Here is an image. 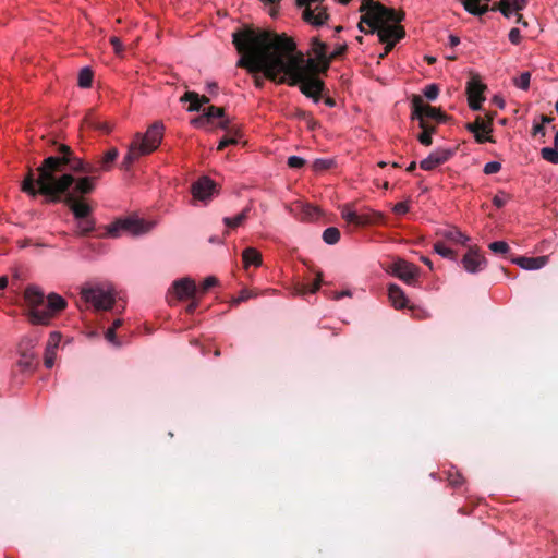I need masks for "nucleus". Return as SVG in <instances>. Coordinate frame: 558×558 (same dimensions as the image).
Here are the masks:
<instances>
[{
  "label": "nucleus",
  "instance_id": "nucleus-25",
  "mask_svg": "<svg viewBox=\"0 0 558 558\" xmlns=\"http://www.w3.org/2000/svg\"><path fill=\"white\" fill-rule=\"evenodd\" d=\"M464 10L475 16H482L488 12V5H480V0H461Z\"/></svg>",
  "mask_w": 558,
  "mask_h": 558
},
{
  "label": "nucleus",
  "instance_id": "nucleus-7",
  "mask_svg": "<svg viewBox=\"0 0 558 558\" xmlns=\"http://www.w3.org/2000/svg\"><path fill=\"white\" fill-rule=\"evenodd\" d=\"M157 226L156 221H148L136 217H128L109 225L107 234L111 238L120 236L125 231L134 236H140L150 232Z\"/></svg>",
  "mask_w": 558,
  "mask_h": 558
},
{
  "label": "nucleus",
  "instance_id": "nucleus-27",
  "mask_svg": "<svg viewBox=\"0 0 558 558\" xmlns=\"http://www.w3.org/2000/svg\"><path fill=\"white\" fill-rule=\"evenodd\" d=\"M95 229V220L92 216L76 220V234L85 235Z\"/></svg>",
  "mask_w": 558,
  "mask_h": 558
},
{
  "label": "nucleus",
  "instance_id": "nucleus-48",
  "mask_svg": "<svg viewBox=\"0 0 558 558\" xmlns=\"http://www.w3.org/2000/svg\"><path fill=\"white\" fill-rule=\"evenodd\" d=\"M485 100V97H474V96H471V97H468V101H469V107L473 110V111H478L482 109V102Z\"/></svg>",
  "mask_w": 558,
  "mask_h": 558
},
{
  "label": "nucleus",
  "instance_id": "nucleus-8",
  "mask_svg": "<svg viewBox=\"0 0 558 558\" xmlns=\"http://www.w3.org/2000/svg\"><path fill=\"white\" fill-rule=\"evenodd\" d=\"M165 125L161 121H156L148 126L144 134L136 133L133 143L140 147V153L149 155L155 151L162 142Z\"/></svg>",
  "mask_w": 558,
  "mask_h": 558
},
{
  "label": "nucleus",
  "instance_id": "nucleus-29",
  "mask_svg": "<svg viewBox=\"0 0 558 558\" xmlns=\"http://www.w3.org/2000/svg\"><path fill=\"white\" fill-rule=\"evenodd\" d=\"M323 241L328 245H333L340 240V231L336 227H329L323 232Z\"/></svg>",
  "mask_w": 558,
  "mask_h": 558
},
{
  "label": "nucleus",
  "instance_id": "nucleus-3",
  "mask_svg": "<svg viewBox=\"0 0 558 558\" xmlns=\"http://www.w3.org/2000/svg\"><path fill=\"white\" fill-rule=\"evenodd\" d=\"M361 11H364L365 14L359 23L360 31L365 32L362 26L365 23L371 27L369 33H377L379 40L386 44L385 52L380 57L387 54L396 43L405 36L403 27L396 25L404 19V13L397 12L374 0H364Z\"/></svg>",
  "mask_w": 558,
  "mask_h": 558
},
{
  "label": "nucleus",
  "instance_id": "nucleus-5",
  "mask_svg": "<svg viewBox=\"0 0 558 558\" xmlns=\"http://www.w3.org/2000/svg\"><path fill=\"white\" fill-rule=\"evenodd\" d=\"M81 298L96 311L111 310L116 303L113 289L109 284H85L81 289Z\"/></svg>",
  "mask_w": 558,
  "mask_h": 558
},
{
  "label": "nucleus",
  "instance_id": "nucleus-45",
  "mask_svg": "<svg viewBox=\"0 0 558 558\" xmlns=\"http://www.w3.org/2000/svg\"><path fill=\"white\" fill-rule=\"evenodd\" d=\"M217 284H218V279H217L215 276H208V277H206V278L203 280V282H202V284H201V287H199V289H198V290H201V292L205 293V292H207L210 288H213V287H215V286H217Z\"/></svg>",
  "mask_w": 558,
  "mask_h": 558
},
{
  "label": "nucleus",
  "instance_id": "nucleus-18",
  "mask_svg": "<svg viewBox=\"0 0 558 558\" xmlns=\"http://www.w3.org/2000/svg\"><path fill=\"white\" fill-rule=\"evenodd\" d=\"M548 259V256H518L512 258L511 262L524 270H538L547 265Z\"/></svg>",
  "mask_w": 558,
  "mask_h": 558
},
{
  "label": "nucleus",
  "instance_id": "nucleus-42",
  "mask_svg": "<svg viewBox=\"0 0 558 558\" xmlns=\"http://www.w3.org/2000/svg\"><path fill=\"white\" fill-rule=\"evenodd\" d=\"M61 338H62V336H61V333L59 331L50 332L49 339H48V342H47L46 347H48L49 350H51V349L57 350L59 344H60V342H61Z\"/></svg>",
  "mask_w": 558,
  "mask_h": 558
},
{
  "label": "nucleus",
  "instance_id": "nucleus-38",
  "mask_svg": "<svg viewBox=\"0 0 558 558\" xmlns=\"http://www.w3.org/2000/svg\"><path fill=\"white\" fill-rule=\"evenodd\" d=\"M434 252L438 254L439 256L448 259L454 258V253L451 248L444 245L441 242H436L434 244Z\"/></svg>",
  "mask_w": 558,
  "mask_h": 558
},
{
  "label": "nucleus",
  "instance_id": "nucleus-9",
  "mask_svg": "<svg viewBox=\"0 0 558 558\" xmlns=\"http://www.w3.org/2000/svg\"><path fill=\"white\" fill-rule=\"evenodd\" d=\"M223 110L219 107L209 106L201 116L192 119L191 123L195 128L206 131L213 130L215 126L226 129L228 121L223 120Z\"/></svg>",
  "mask_w": 558,
  "mask_h": 558
},
{
  "label": "nucleus",
  "instance_id": "nucleus-46",
  "mask_svg": "<svg viewBox=\"0 0 558 558\" xmlns=\"http://www.w3.org/2000/svg\"><path fill=\"white\" fill-rule=\"evenodd\" d=\"M333 165L332 159L318 158L314 161V169L316 171H323L329 169Z\"/></svg>",
  "mask_w": 558,
  "mask_h": 558
},
{
  "label": "nucleus",
  "instance_id": "nucleus-58",
  "mask_svg": "<svg viewBox=\"0 0 558 558\" xmlns=\"http://www.w3.org/2000/svg\"><path fill=\"white\" fill-rule=\"evenodd\" d=\"M449 45L456 47L460 44V38L457 35L450 34L448 37Z\"/></svg>",
  "mask_w": 558,
  "mask_h": 558
},
{
  "label": "nucleus",
  "instance_id": "nucleus-41",
  "mask_svg": "<svg viewBox=\"0 0 558 558\" xmlns=\"http://www.w3.org/2000/svg\"><path fill=\"white\" fill-rule=\"evenodd\" d=\"M424 96L428 100H436L439 95V88L436 84H429L427 85L423 90Z\"/></svg>",
  "mask_w": 558,
  "mask_h": 558
},
{
  "label": "nucleus",
  "instance_id": "nucleus-32",
  "mask_svg": "<svg viewBox=\"0 0 558 558\" xmlns=\"http://www.w3.org/2000/svg\"><path fill=\"white\" fill-rule=\"evenodd\" d=\"M246 269L253 265V266H260L262 265V255L252 247H246ZM248 277V274L246 272V278Z\"/></svg>",
  "mask_w": 558,
  "mask_h": 558
},
{
  "label": "nucleus",
  "instance_id": "nucleus-30",
  "mask_svg": "<svg viewBox=\"0 0 558 558\" xmlns=\"http://www.w3.org/2000/svg\"><path fill=\"white\" fill-rule=\"evenodd\" d=\"M92 82H93V71L88 66L83 68L78 73V80H77L78 86L82 88H88L92 86Z\"/></svg>",
  "mask_w": 558,
  "mask_h": 558
},
{
  "label": "nucleus",
  "instance_id": "nucleus-64",
  "mask_svg": "<svg viewBox=\"0 0 558 558\" xmlns=\"http://www.w3.org/2000/svg\"><path fill=\"white\" fill-rule=\"evenodd\" d=\"M8 277L7 276H1L0 277V290H3L8 287Z\"/></svg>",
  "mask_w": 558,
  "mask_h": 558
},
{
  "label": "nucleus",
  "instance_id": "nucleus-62",
  "mask_svg": "<svg viewBox=\"0 0 558 558\" xmlns=\"http://www.w3.org/2000/svg\"><path fill=\"white\" fill-rule=\"evenodd\" d=\"M44 363H45V366H46L47 368H51V367L54 365V357H51V356L46 357V356H45V359H44Z\"/></svg>",
  "mask_w": 558,
  "mask_h": 558
},
{
  "label": "nucleus",
  "instance_id": "nucleus-6",
  "mask_svg": "<svg viewBox=\"0 0 558 558\" xmlns=\"http://www.w3.org/2000/svg\"><path fill=\"white\" fill-rule=\"evenodd\" d=\"M268 7V13L271 16L276 15V8L280 0H260ZM299 7L304 8L303 19L315 26H320L328 19V14L323 7V0H296Z\"/></svg>",
  "mask_w": 558,
  "mask_h": 558
},
{
  "label": "nucleus",
  "instance_id": "nucleus-55",
  "mask_svg": "<svg viewBox=\"0 0 558 558\" xmlns=\"http://www.w3.org/2000/svg\"><path fill=\"white\" fill-rule=\"evenodd\" d=\"M532 134L533 135H541V136H545L546 135V130L544 128L543 124H536L534 123L533 124V128H532Z\"/></svg>",
  "mask_w": 558,
  "mask_h": 558
},
{
  "label": "nucleus",
  "instance_id": "nucleus-26",
  "mask_svg": "<svg viewBox=\"0 0 558 558\" xmlns=\"http://www.w3.org/2000/svg\"><path fill=\"white\" fill-rule=\"evenodd\" d=\"M341 216L345 221L354 223L356 226L364 225L367 222V219H365L363 216L359 215L356 211H354L348 206H345L341 210Z\"/></svg>",
  "mask_w": 558,
  "mask_h": 558
},
{
  "label": "nucleus",
  "instance_id": "nucleus-44",
  "mask_svg": "<svg viewBox=\"0 0 558 558\" xmlns=\"http://www.w3.org/2000/svg\"><path fill=\"white\" fill-rule=\"evenodd\" d=\"M501 169V163L497 160H492L485 163L483 172L485 174H495Z\"/></svg>",
  "mask_w": 558,
  "mask_h": 558
},
{
  "label": "nucleus",
  "instance_id": "nucleus-13",
  "mask_svg": "<svg viewBox=\"0 0 558 558\" xmlns=\"http://www.w3.org/2000/svg\"><path fill=\"white\" fill-rule=\"evenodd\" d=\"M461 264L469 274H478L487 266V259L480 254L478 248L471 247L462 257Z\"/></svg>",
  "mask_w": 558,
  "mask_h": 558
},
{
  "label": "nucleus",
  "instance_id": "nucleus-10",
  "mask_svg": "<svg viewBox=\"0 0 558 558\" xmlns=\"http://www.w3.org/2000/svg\"><path fill=\"white\" fill-rule=\"evenodd\" d=\"M198 288L195 281L190 277H183L172 282L168 290L167 296L170 300L174 298L177 300L194 299Z\"/></svg>",
  "mask_w": 558,
  "mask_h": 558
},
{
  "label": "nucleus",
  "instance_id": "nucleus-11",
  "mask_svg": "<svg viewBox=\"0 0 558 558\" xmlns=\"http://www.w3.org/2000/svg\"><path fill=\"white\" fill-rule=\"evenodd\" d=\"M98 178V174H86L78 179L74 178V182L69 186L66 191L60 193V196L64 195L65 197L73 195V198L78 199L80 196L89 194L95 190V182ZM60 201L61 198L58 202Z\"/></svg>",
  "mask_w": 558,
  "mask_h": 558
},
{
  "label": "nucleus",
  "instance_id": "nucleus-43",
  "mask_svg": "<svg viewBox=\"0 0 558 558\" xmlns=\"http://www.w3.org/2000/svg\"><path fill=\"white\" fill-rule=\"evenodd\" d=\"M509 201V195L505 193L504 191H499L494 197H493V204L497 208L504 207L507 202Z\"/></svg>",
  "mask_w": 558,
  "mask_h": 558
},
{
  "label": "nucleus",
  "instance_id": "nucleus-53",
  "mask_svg": "<svg viewBox=\"0 0 558 558\" xmlns=\"http://www.w3.org/2000/svg\"><path fill=\"white\" fill-rule=\"evenodd\" d=\"M508 38L510 40L511 44L513 45H519L520 41H521V32L519 28H511L509 34H508Z\"/></svg>",
  "mask_w": 558,
  "mask_h": 558
},
{
  "label": "nucleus",
  "instance_id": "nucleus-16",
  "mask_svg": "<svg viewBox=\"0 0 558 558\" xmlns=\"http://www.w3.org/2000/svg\"><path fill=\"white\" fill-rule=\"evenodd\" d=\"M453 156V150L450 148H437L433 150L426 158H424L420 167L425 171H430L437 166L445 163Z\"/></svg>",
  "mask_w": 558,
  "mask_h": 558
},
{
  "label": "nucleus",
  "instance_id": "nucleus-49",
  "mask_svg": "<svg viewBox=\"0 0 558 558\" xmlns=\"http://www.w3.org/2000/svg\"><path fill=\"white\" fill-rule=\"evenodd\" d=\"M36 343H37V339L24 337V338H22V340L19 343V350L23 351V350L32 349L35 347Z\"/></svg>",
  "mask_w": 558,
  "mask_h": 558
},
{
  "label": "nucleus",
  "instance_id": "nucleus-59",
  "mask_svg": "<svg viewBox=\"0 0 558 558\" xmlns=\"http://www.w3.org/2000/svg\"><path fill=\"white\" fill-rule=\"evenodd\" d=\"M198 306V301L196 300H193L187 306H186V312L189 314H192L194 313V311L197 308Z\"/></svg>",
  "mask_w": 558,
  "mask_h": 558
},
{
  "label": "nucleus",
  "instance_id": "nucleus-60",
  "mask_svg": "<svg viewBox=\"0 0 558 558\" xmlns=\"http://www.w3.org/2000/svg\"><path fill=\"white\" fill-rule=\"evenodd\" d=\"M493 101L501 109L505 107V100L500 96H494Z\"/></svg>",
  "mask_w": 558,
  "mask_h": 558
},
{
  "label": "nucleus",
  "instance_id": "nucleus-24",
  "mask_svg": "<svg viewBox=\"0 0 558 558\" xmlns=\"http://www.w3.org/2000/svg\"><path fill=\"white\" fill-rule=\"evenodd\" d=\"M486 89V86L481 82L478 75H472L466 84V94L468 97H484L483 93Z\"/></svg>",
  "mask_w": 558,
  "mask_h": 558
},
{
  "label": "nucleus",
  "instance_id": "nucleus-40",
  "mask_svg": "<svg viewBox=\"0 0 558 558\" xmlns=\"http://www.w3.org/2000/svg\"><path fill=\"white\" fill-rule=\"evenodd\" d=\"M489 250L494 253L506 254L509 252L510 247L505 241H495L489 244Z\"/></svg>",
  "mask_w": 558,
  "mask_h": 558
},
{
  "label": "nucleus",
  "instance_id": "nucleus-36",
  "mask_svg": "<svg viewBox=\"0 0 558 558\" xmlns=\"http://www.w3.org/2000/svg\"><path fill=\"white\" fill-rule=\"evenodd\" d=\"M423 132L418 135V141L424 146H430L433 143L432 135L435 132L434 126H427L425 124V128H422Z\"/></svg>",
  "mask_w": 558,
  "mask_h": 558
},
{
  "label": "nucleus",
  "instance_id": "nucleus-63",
  "mask_svg": "<svg viewBox=\"0 0 558 558\" xmlns=\"http://www.w3.org/2000/svg\"><path fill=\"white\" fill-rule=\"evenodd\" d=\"M206 87H207V90L209 93H211V94L215 93L217 90V88H218V86H217V84L215 82L207 83Z\"/></svg>",
  "mask_w": 558,
  "mask_h": 558
},
{
  "label": "nucleus",
  "instance_id": "nucleus-34",
  "mask_svg": "<svg viewBox=\"0 0 558 558\" xmlns=\"http://www.w3.org/2000/svg\"><path fill=\"white\" fill-rule=\"evenodd\" d=\"M85 122L88 126L99 130L104 133H110L112 130V126L108 122H101L93 117H87Z\"/></svg>",
  "mask_w": 558,
  "mask_h": 558
},
{
  "label": "nucleus",
  "instance_id": "nucleus-15",
  "mask_svg": "<svg viewBox=\"0 0 558 558\" xmlns=\"http://www.w3.org/2000/svg\"><path fill=\"white\" fill-rule=\"evenodd\" d=\"M392 275L407 284H413L418 276V267L404 259H399L392 265Z\"/></svg>",
  "mask_w": 558,
  "mask_h": 558
},
{
  "label": "nucleus",
  "instance_id": "nucleus-57",
  "mask_svg": "<svg viewBox=\"0 0 558 558\" xmlns=\"http://www.w3.org/2000/svg\"><path fill=\"white\" fill-rule=\"evenodd\" d=\"M473 134H474L475 141L477 143H485V142L492 141L489 137L485 136L480 131H477L476 133H473Z\"/></svg>",
  "mask_w": 558,
  "mask_h": 558
},
{
  "label": "nucleus",
  "instance_id": "nucleus-35",
  "mask_svg": "<svg viewBox=\"0 0 558 558\" xmlns=\"http://www.w3.org/2000/svg\"><path fill=\"white\" fill-rule=\"evenodd\" d=\"M531 82V73L522 72L519 77L514 78L513 84L522 90H527Z\"/></svg>",
  "mask_w": 558,
  "mask_h": 558
},
{
  "label": "nucleus",
  "instance_id": "nucleus-51",
  "mask_svg": "<svg viewBox=\"0 0 558 558\" xmlns=\"http://www.w3.org/2000/svg\"><path fill=\"white\" fill-rule=\"evenodd\" d=\"M105 338L114 347H121V342L117 339L116 330H113V328L107 329V331L105 332Z\"/></svg>",
  "mask_w": 558,
  "mask_h": 558
},
{
  "label": "nucleus",
  "instance_id": "nucleus-23",
  "mask_svg": "<svg viewBox=\"0 0 558 558\" xmlns=\"http://www.w3.org/2000/svg\"><path fill=\"white\" fill-rule=\"evenodd\" d=\"M233 44L239 53V58L236 61V66L244 69V27H239L233 34Z\"/></svg>",
  "mask_w": 558,
  "mask_h": 558
},
{
  "label": "nucleus",
  "instance_id": "nucleus-31",
  "mask_svg": "<svg viewBox=\"0 0 558 558\" xmlns=\"http://www.w3.org/2000/svg\"><path fill=\"white\" fill-rule=\"evenodd\" d=\"M312 51L318 60L328 62L327 46L318 39L312 40Z\"/></svg>",
  "mask_w": 558,
  "mask_h": 558
},
{
  "label": "nucleus",
  "instance_id": "nucleus-52",
  "mask_svg": "<svg viewBox=\"0 0 558 558\" xmlns=\"http://www.w3.org/2000/svg\"><path fill=\"white\" fill-rule=\"evenodd\" d=\"M110 44L113 47L114 53L118 54V56H121L122 52H123L124 47H123V44L120 40V38H118L116 36L110 37Z\"/></svg>",
  "mask_w": 558,
  "mask_h": 558
},
{
  "label": "nucleus",
  "instance_id": "nucleus-39",
  "mask_svg": "<svg viewBox=\"0 0 558 558\" xmlns=\"http://www.w3.org/2000/svg\"><path fill=\"white\" fill-rule=\"evenodd\" d=\"M466 130L470 131L471 133H476L477 131H483V132L492 131L489 125L487 123H485L481 118H477L476 121L473 123H468Z\"/></svg>",
  "mask_w": 558,
  "mask_h": 558
},
{
  "label": "nucleus",
  "instance_id": "nucleus-61",
  "mask_svg": "<svg viewBox=\"0 0 558 558\" xmlns=\"http://www.w3.org/2000/svg\"><path fill=\"white\" fill-rule=\"evenodd\" d=\"M352 293L350 290H343L341 292H338L336 295H335V299L339 300V299H342L344 296H351Z\"/></svg>",
  "mask_w": 558,
  "mask_h": 558
},
{
  "label": "nucleus",
  "instance_id": "nucleus-1",
  "mask_svg": "<svg viewBox=\"0 0 558 558\" xmlns=\"http://www.w3.org/2000/svg\"><path fill=\"white\" fill-rule=\"evenodd\" d=\"M317 63L296 49L286 34L255 31L246 25V72L259 86L257 74L278 84L300 85V90L315 104L320 101L324 83L314 76Z\"/></svg>",
  "mask_w": 558,
  "mask_h": 558
},
{
  "label": "nucleus",
  "instance_id": "nucleus-2",
  "mask_svg": "<svg viewBox=\"0 0 558 558\" xmlns=\"http://www.w3.org/2000/svg\"><path fill=\"white\" fill-rule=\"evenodd\" d=\"M57 153V155L44 159L37 168V177L32 169L28 170L22 183L24 193L33 197L41 194L47 197V202L58 203L60 193L66 191L74 182V175L64 172L65 169L73 173L98 174L100 177L102 171H109L112 168L119 156L117 148H110L99 159L98 166H93L75 156L71 147L65 144H60Z\"/></svg>",
  "mask_w": 558,
  "mask_h": 558
},
{
  "label": "nucleus",
  "instance_id": "nucleus-33",
  "mask_svg": "<svg viewBox=\"0 0 558 558\" xmlns=\"http://www.w3.org/2000/svg\"><path fill=\"white\" fill-rule=\"evenodd\" d=\"M541 156L544 160L553 165H558V148L556 146L543 147L541 149Z\"/></svg>",
  "mask_w": 558,
  "mask_h": 558
},
{
  "label": "nucleus",
  "instance_id": "nucleus-17",
  "mask_svg": "<svg viewBox=\"0 0 558 558\" xmlns=\"http://www.w3.org/2000/svg\"><path fill=\"white\" fill-rule=\"evenodd\" d=\"M64 204L70 208L75 220H81L92 216V207L84 201L73 198V195L65 196Z\"/></svg>",
  "mask_w": 558,
  "mask_h": 558
},
{
  "label": "nucleus",
  "instance_id": "nucleus-21",
  "mask_svg": "<svg viewBox=\"0 0 558 558\" xmlns=\"http://www.w3.org/2000/svg\"><path fill=\"white\" fill-rule=\"evenodd\" d=\"M181 101L190 102L187 111L192 112V111H198L204 104L209 102V99L206 96H199L195 92H186L181 97Z\"/></svg>",
  "mask_w": 558,
  "mask_h": 558
},
{
  "label": "nucleus",
  "instance_id": "nucleus-12",
  "mask_svg": "<svg viewBox=\"0 0 558 558\" xmlns=\"http://www.w3.org/2000/svg\"><path fill=\"white\" fill-rule=\"evenodd\" d=\"M216 192L215 182L208 177H202L191 186L193 198L207 204Z\"/></svg>",
  "mask_w": 558,
  "mask_h": 558
},
{
  "label": "nucleus",
  "instance_id": "nucleus-50",
  "mask_svg": "<svg viewBox=\"0 0 558 558\" xmlns=\"http://www.w3.org/2000/svg\"><path fill=\"white\" fill-rule=\"evenodd\" d=\"M409 210H410V206H409V202L408 201L397 203L392 207V211L395 214H397V215H405Z\"/></svg>",
  "mask_w": 558,
  "mask_h": 558
},
{
  "label": "nucleus",
  "instance_id": "nucleus-22",
  "mask_svg": "<svg viewBox=\"0 0 558 558\" xmlns=\"http://www.w3.org/2000/svg\"><path fill=\"white\" fill-rule=\"evenodd\" d=\"M388 295L396 308H403L407 305L408 299L404 291L399 286L395 283L389 284Z\"/></svg>",
  "mask_w": 558,
  "mask_h": 558
},
{
  "label": "nucleus",
  "instance_id": "nucleus-20",
  "mask_svg": "<svg viewBox=\"0 0 558 558\" xmlns=\"http://www.w3.org/2000/svg\"><path fill=\"white\" fill-rule=\"evenodd\" d=\"M526 0H500L498 10L507 19H509L513 12L521 11L525 8Z\"/></svg>",
  "mask_w": 558,
  "mask_h": 558
},
{
  "label": "nucleus",
  "instance_id": "nucleus-37",
  "mask_svg": "<svg viewBox=\"0 0 558 558\" xmlns=\"http://www.w3.org/2000/svg\"><path fill=\"white\" fill-rule=\"evenodd\" d=\"M244 221V209L239 211L234 217H225L223 222L227 228H235L243 223Z\"/></svg>",
  "mask_w": 558,
  "mask_h": 558
},
{
  "label": "nucleus",
  "instance_id": "nucleus-14",
  "mask_svg": "<svg viewBox=\"0 0 558 558\" xmlns=\"http://www.w3.org/2000/svg\"><path fill=\"white\" fill-rule=\"evenodd\" d=\"M424 118L437 120L439 122L445 120V116L436 108L424 105L420 98L413 100L412 119L420 120V126L425 128Z\"/></svg>",
  "mask_w": 558,
  "mask_h": 558
},
{
  "label": "nucleus",
  "instance_id": "nucleus-4",
  "mask_svg": "<svg viewBox=\"0 0 558 558\" xmlns=\"http://www.w3.org/2000/svg\"><path fill=\"white\" fill-rule=\"evenodd\" d=\"M24 299L28 307L27 317L32 325H49L51 319L68 305L60 294L51 292L45 295L43 289L36 284H29L25 289Z\"/></svg>",
  "mask_w": 558,
  "mask_h": 558
},
{
  "label": "nucleus",
  "instance_id": "nucleus-56",
  "mask_svg": "<svg viewBox=\"0 0 558 558\" xmlns=\"http://www.w3.org/2000/svg\"><path fill=\"white\" fill-rule=\"evenodd\" d=\"M233 143H235L234 138L225 137L219 142L217 149L222 150L225 147H227L228 145L233 144Z\"/></svg>",
  "mask_w": 558,
  "mask_h": 558
},
{
  "label": "nucleus",
  "instance_id": "nucleus-28",
  "mask_svg": "<svg viewBox=\"0 0 558 558\" xmlns=\"http://www.w3.org/2000/svg\"><path fill=\"white\" fill-rule=\"evenodd\" d=\"M141 156H145L144 153H140V147H137L133 142H131L129 146V150L123 159L124 167H129L131 163H133L136 159H138Z\"/></svg>",
  "mask_w": 558,
  "mask_h": 558
},
{
  "label": "nucleus",
  "instance_id": "nucleus-47",
  "mask_svg": "<svg viewBox=\"0 0 558 558\" xmlns=\"http://www.w3.org/2000/svg\"><path fill=\"white\" fill-rule=\"evenodd\" d=\"M305 165V159L300 156H290L288 158V166L292 169H301Z\"/></svg>",
  "mask_w": 558,
  "mask_h": 558
},
{
  "label": "nucleus",
  "instance_id": "nucleus-54",
  "mask_svg": "<svg viewBox=\"0 0 558 558\" xmlns=\"http://www.w3.org/2000/svg\"><path fill=\"white\" fill-rule=\"evenodd\" d=\"M448 480L450 484L454 487H458L463 483V478L461 474H459L458 472H456L454 474L450 473Z\"/></svg>",
  "mask_w": 558,
  "mask_h": 558
},
{
  "label": "nucleus",
  "instance_id": "nucleus-19",
  "mask_svg": "<svg viewBox=\"0 0 558 558\" xmlns=\"http://www.w3.org/2000/svg\"><path fill=\"white\" fill-rule=\"evenodd\" d=\"M437 235L442 236L444 239L454 242L461 243L462 245H466L470 241V238L462 233L457 227H448L445 229H439L437 231Z\"/></svg>",
  "mask_w": 558,
  "mask_h": 558
}]
</instances>
